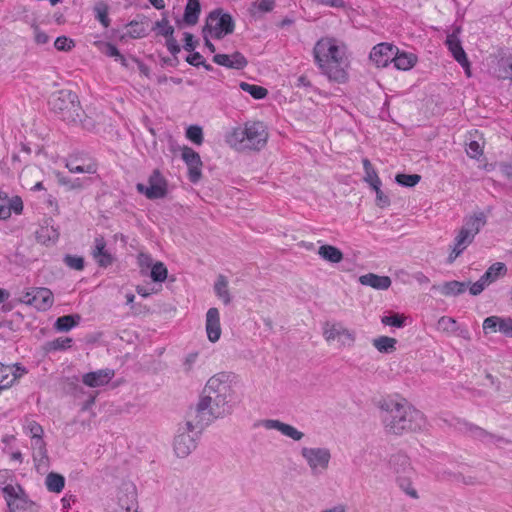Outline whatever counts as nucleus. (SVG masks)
<instances>
[{
	"label": "nucleus",
	"instance_id": "f257e3e1",
	"mask_svg": "<svg viewBox=\"0 0 512 512\" xmlns=\"http://www.w3.org/2000/svg\"><path fill=\"white\" fill-rule=\"evenodd\" d=\"M313 57L320 72L329 80L347 81L350 62L347 46L342 41L331 36L320 38L314 45Z\"/></svg>",
	"mask_w": 512,
	"mask_h": 512
},
{
	"label": "nucleus",
	"instance_id": "f03ea898",
	"mask_svg": "<svg viewBox=\"0 0 512 512\" xmlns=\"http://www.w3.org/2000/svg\"><path fill=\"white\" fill-rule=\"evenodd\" d=\"M381 418L385 431L393 435L422 430L426 419L422 412L410 405L405 399H384L379 402Z\"/></svg>",
	"mask_w": 512,
	"mask_h": 512
},
{
	"label": "nucleus",
	"instance_id": "7ed1b4c3",
	"mask_svg": "<svg viewBox=\"0 0 512 512\" xmlns=\"http://www.w3.org/2000/svg\"><path fill=\"white\" fill-rule=\"evenodd\" d=\"M231 399L232 396L203 395L197 405L187 412V429L203 430L214 419L230 414Z\"/></svg>",
	"mask_w": 512,
	"mask_h": 512
},
{
	"label": "nucleus",
	"instance_id": "20e7f679",
	"mask_svg": "<svg viewBox=\"0 0 512 512\" xmlns=\"http://www.w3.org/2000/svg\"><path fill=\"white\" fill-rule=\"evenodd\" d=\"M267 140L268 132L262 122H247L226 136V142L238 151H259L265 147Z\"/></svg>",
	"mask_w": 512,
	"mask_h": 512
},
{
	"label": "nucleus",
	"instance_id": "39448f33",
	"mask_svg": "<svg viewBox=\"0 0 512 512\" xmlns=\"http://www.w3.org/2000/svg\"><path fill=\"white\" fill-rule=\"evenodd\" d=\"M487 219L483 212L467 216L463 220V224L457 231L451 252L448 256V262H454L465 249L474 241L475 236L486 225Z\"/></svg>",
	"mask_w": 512,
	"mask_h": 512
},
{
	"label": "nucleus",
	"instance_id": "423d86ee",
	"mask_svg": "<svg viewBox=\"0 0 512 512\" xmlns=\"http://www.w3.org/2000/svg\"><path fill=\"white\" fill-rule=\"evenodd\" d=\"M49 107L56 115L67 123L81 122L82 108L77 95L70 90L54 92L49 98Z\"/></svg>",
	"mask_w": 512,
	"mask_h": 512
},
{
	"label": "nucleus",
	"instance_id": "0eeeda50",
	"mask_svg": "<svg viewBox=\"0 0 512 512\" xmlns=\"http://www.w3.org/2000/svg\"><path fill=\"white\" fill-rule=\"evenodd\" d=\"M301 457L305 460L310 473L314 477L323 475L329 468L332 454L327 447H302Z\"/></svg>",
	"mask_w": 512,
	"mask_h": 512
},
{
	"label": "nucleus",
	"instance_id": "6e6552de",
	"mask_svg": "<svg viewBox=\"0 0 512 512\" xmlns=\"http://www.w3.org/2000/svg\"><path fill=\"white\" fill-rule=\"evenodd\" d=\"M234 22L229 14H221L213 11L209 14L206 24L203 28V34L210 35L212 38L220 39L223 36L232 33Z\"/></svg>",
	"mask_w": 512,
	"mask_h": 512
},
{
	"label": "nucleus",
	"instance_id": "1a4fd4ad",
	"mask_svg": "<svg viewBox=\"0 0 512 512\" xmlns=\"http://www.w3.org/2000/svg\"><path fill=\"white\" fill-rule=\"evenodd\" d=\"M136 189L148 199H161L168 193V182L159 169L153 170L148 178V185L138 183Z\"/></svg>",
	"mask_w": 512,
	"mask_h": 512
},
{
	"label": "nucleus",
	"instance_id": "9d476101",
	"mask_svg": "<svg viewBox=\"0 0 512 512\" xmlns=\"http://www.w3.org/2000/svg\"><path fill=\"white\" fill-rule=\"evenodd\" d=\"M490 72L497 79L512 80V49L502 48L493 55Z\"/></svg>",
	"mask_w": 512,
	"mask_h": 512
},
{
	"label": "nucleus",
	"instance_id": "9b49d317",
	"mask_svg": "<svg viewBox=\"0 0 512 512\" xmlns=\"http://www.w3.org/2000/svg\"><path fill=\"white\" fill-rule=\"evenodd\" d=\"M323 337L327 342L337 340L342 347H351L356 340L355 332L342 323L326 322L323 326Z\"/></svg>",
	"mask_w": 512,
	"mask_h": 512
},
{
	"label": "nucleus",
	"instance_id": "f8f14e48",
	"mask_svg": "<svg viewBox=\"0 0 512 512\" xmlns=\"http://www.w3.org/2000/svg\"><path fill=\"white\" fill-rule=\"evenodd\" d=\"M234 375L228 372H220L212 376L206 383L204 395L232 396V383Z\"/></svg>",
	"mask_w": 512,
	"mask_h": 512
},
{
	"label": "nucleus",
	"instance_id": "ddd939ff",
	"mask_svg": "<svg viewBox=\"0 0 512 512\" xmlns=\"http://www.w3.org/2000/svg\"><path fill=\"white\" fill-rule=\"evenodd\" d=\"M202 430L187 429V420L185 424L178 428L177 435L175 436L173 448L175 454L180 458L187 457L195 448L196 441L193 434L200 433Z\"/></svg>",
	"mask_w": 512,
	"mask_h": 512
},
{
	"label": "nucleus",
	"instance_id": "4468645a",
	"mask_svg": "<svg viewBox=\"0 0 512 512\" xmlns=\"http://www.w3.org/2000/svg\"><path fill=\"white\" fill-rule=\"evenodd\" d=\"M26 373L27 369L19 363L13 365L0 363V394L12 387Z\"/></svg>",
	"mask_w": 512,
	"mask_h": 512
},
{
	"label": "nucleus",
	"instance_id": "2eb2a0df",
	"mask_svg": "<svg viewBox=\"0 0 512 512\" xmlns=\"http://www.w3.org/2000/svg\"><path fill=\"white\" fill-rule=\"evenodd\" d=\"M181 157L188 167V177L192 183H197L202 176V161L200 155L188 146L181 149Z\"/></svg>",
	"mask_w": 512,
	"mask_h": 512
},
{
	"label": "nucleus",
	"instance_id": "dca6fc26",
	"mask_svg": "<svg viewBox=\"0 0 512 512\" xmlns=\"http://www.w3.org/2000/svg\"><path fill=\"white\" fill-rule=\"evenodd\" d=\"M445 44L448 47V50L452 54L453 58L464 68L466 75L470 77V62L462 47L461 41L458 38L457 32L448 34L446 37Z\"/></svg>",
	"mask_w": 512,
	"mask_h": 512
},
{
	"label": "nucleus",
	"instance_id": "f3484780",
	"mask_svg": "<svg viewBox=\"0 0 512 512\" xmlns=\"http://www.w3.org/2000/svg\"><path fill=\"white\" fill-rule=\"evenodd\" d=\"M24 302L33 305L38 310H48L54 302L53 293L48 288H36L31 293H26Z\"/></svg>",
	"mask_w": 512,
	"mask_h": 512
},
{
	"label": "nucleus",
	"instance_id": "a211bd4d",
	"mask_svg": "<svg viewBox=\"0 0 512 512\" xmlns=\"http://www.w3.org/2000/svg\"><path fill=\"white\" fill-rule=\"evenodd\" d=\"M396 46L389 43H380L374 46L369 58L377 67H386L394 58Z\"/></svg>",
	"mask_w": 512,
	"mask_h": 512
},
{
	"label": "nucleus",
	"instance_id": "6ab92c4d",
	"mask_svg": "<svg viewBox=\"0 0 512 512\" xmlns=\"http://www.w3.org/2000/svg\"><path fill=\"white\" fill-rule=\"evenodd\" d=\"M260 425L267 429V430H277L282 435L294 440V441H300L304 437V433L299 431L294 426L281 422L277 419H265L260 422Z\"/></svg>",
	"mask_w": 512,
	"mask_h": 512
},
{
	"label": "nucleus",
	"instance_id": "aec40b11",
	"mask_svg": "<svg viewBox=\"0 0 512 512\" xmlns=\"http://www.w3.org/2000/svg\"><path fill=\"white\" fill-rule=\"evenodd\" d=\"M33 460L38 472H45L49 467L46 443L43 436L32 438Z\"/></svg>",
	"mask_w": 512,
	"mask_h": 512
},
{
	"label": "nucleus",
	"instance_id": "412c9836",
	"mask_svg": "<svg viewBox=\"0 0 512 512\" xmlns=\"http://www.w3.org/2000/svg\"><path fill=\"white\" fill-rule=\"evenodd\" d=\"M107 244L103 236H97L94 239L92 256L100 267L106 268L113 264L114 256L107 250Z\"/></svg>",
	"mask_w": 512,
	"mask_h": 512
},
{
	"label": "nucleus",
	"instance_id": "4be33fe9",
	"mask_svg": "<svg viewBox=\"0 0 512 512\" xmlns=\"http://www.w3.org/2000/svg\"><path fill=\"white\" fill-rule=\"evenodd\" d=\"M114 370L106 368L86 373L82 376V382L92 388L107 385L114 377Z\"/></svg>",
	"mask_w": 512,
	"mask_h": 512
},
{
	"label": "nucleus",
	"instance_id": "5701e85b",
	"mask_svg": "<svg viewBox=\"0 0 512 512\" xmlns=\"http://www.w3.org/2000/svg\"><path fill=\"white\" fill-rule=\"evenodd\" d=\"M206 333L209 341L215 343L221 336L220 314L215 307L208 309L206 313Z\"/></svg>",
	"mask_w": 512,
	"mask_h": 512
},
{
	"label": "nucleus",
	"instance_id": "b1692460",
	"mask_svg": "<svg viewBox=\"0 0 512 512\" xmlns=\"http://www.w3.org/2000/svg\"><path fill=\"white\" fill-rule=\"evenodd\" d=\"M213 61L220 66L237 70L243 69L248 64L247 59L240 52H235L231 55L216 54L213 57Z\"/></svg>",
	"mask_w": 512,
	"mask_h": 512
},
{
	"label": "nucleus",
	"instance_id": "393cba45",
	"mask_svg": "<svg viewBox=\"0 0 512 512\" xmlns=\"http://www.w3.org/2000/svg\"><path fill=\"white\" fill-rule=\"evenodd\" d=\"M389 466L393 473L396 474V477L400 475L415 474L409 457L404 454L398 453L392 455L389 460Z\"/></svg>",
	"mask_w": 512,
	"mask_h": 512
},
{
	"label": "nucleus",
	"instance_id": "a878e982",
	"mask_svg": "<svg viewBox=\"0 0 512 512\" xmlns=\"http://www.w3.org/2000/svg\"><path fill=\"white\" fill-rule=\"evenodd\" d=\"M359 282L362 285L370 286L377 290H387L392 283L390 277L380 276L374 273H368L360 276Z\"/></svg>",
	"mask_w": 512,
	"mask_h": 512
},
{
	"label": "nucleus",
	"instance_id": "bb28decb",
	"mask_svg": "<svg viewBox=\"0 0 512 512\" xmlns=\"http://www.w3.org/2000/svg\"><path fill=\"white\" fill-rule=\"evenodd\" d=\"M469 283L460 281H447L441 286H433V289H438L443 296H458L463 294L468 288Z\"/></svg>",
	"mask_w": 512,
	"mask_h": 512
},
{
	"label": "nucleus",
	"instance_id": "cd10ccee",
	"mask_svg": "<svg viewBox=\"0 0 512 512\" xmlns=\"http://www.w3.org/2000/svg\"><path fill=\"white\" fill-rule=\"evenodd\" d=\"M394 66L399 70H409L417 62V57L412 53L399 52L396 48L394 58L392 59Z\"/></svg>",
	"mask_w": 512,
	"mask_h": 512
},
{
	"label": "nucleus",
	"instance_id": "c85d7f7f",
	"mask_svg": "<svg viewBox=\"0 0 512 512\" xmlns=\"http://www.w3.org/2000/svg\"><path fill=\"white\" fill-rule=\"evenodd\" d=\"M201 8L198 0H188L185 7L183 21L187 25H195L198 22Z\"/></svg>",
	"mask_w": 512,
	"mask_h": 512
},
{
	"label": "nucleus",
	"instance_id": "c756f323",
	"mask_svg": "<svg viewBox=\"0 0 512 512\" xmlns=\"http://www.w3.org/2000/svg\"><path fill=\"white\" fill-rule=\"evenodd\" d=\"M318 255L331 263H339L343 260V253L342 251L332 245H322L318 249Z\"/></svg>",
	"mask_w": 512,
	"mask_h": 512
},
{
	"label": "nucleus",
	"instance_id": "7c9ffc66",
	"mask_svg": "<svg viewBox=\"0 0 512 512\" xmlns=\"http://www.w3.org/2000/svg\"><path fill=\"white\" fill-rule=\"evenodd\" d=\"M214 292L216 296L220 300H222L225 305H228L231 302V295L228 288V280L224 275H218L217 280L214 284Z\"/></svg>",
	"mask_w": 512,
	"mask_h": 512
},
{
	"label": "nucleus",
	"instance_id": "2f4dec72",
	"mask_svg": "<svg viewBox=\"0 0 512 512\" xmlns=\"http://www.w3.org/2000/svg\"><path fill=\"white\" fill-rule=\"evenodd\" d=\"M95 45L106 56L115 58V60L119 61L124 67L128 66L126 58L119 52L117 47L112 43L99 41L95 42Z\"/></svg>",
	"mask_w": 512,
	"mask_h": 512
},
{
	"label": "nucleus",
	"instance_id": "473e14b6",
	"mask_svg": "<svg viewBox=\"0 0 512 512\" xmlns=\"http://www.w3.org/2000/svg\"><path fill=\"white\" fill-rule=\"evenodd\" d=\"M38 243L49 245L58 239V233L52 226H41L35 233Z\"/></svg>",
	"mask_w": 512,
	"mask_h": 512
},
{
	"label": "nucleus",
	"instance_id": "72a5a7b5",
	"mask_svg": "<svg viewBox=\"0 0 512 512\" xmlns=\"http://www.w3.org/2000/svg\"><path fill=\"white\" fill-rule=\"evenodd\" d=\"M415 474L400 475L396 477L399 488L410 498L418 499L419 495L417 490L413 486V476Z\"/></svg>",
	"mask_w": 512,
	"mask_h": 512
},
{
	"label": "nucleus",
	"instance_id": "f704fd0d",
	"mask_svg": "<svg viewBox=\"0 0 512 512\" xmlns=\"http://www.w3.org/2000/svg\"><path fill=\"white\" fill-rule=\"evenodd\" d=\"M397 340L388 336H380L373 340V346L380 353H392L396 350Z\"/></svg>",
	"mask_w": 512,
	"mask_h": 512
},
{
	"label": "nucleus",
	"instance_id": "c9c22d12",
	"mask_svg": "<svg viewBox=\"0 0 512 512\" xmlns=\"http://www.w3.org/2000/svg\"><path fill=\"white\" fill-rule=\"evenodd\" d=\"M507 269L504 263L497 262L491 265L487 271L481 276L489 285L496 281L500 276L506 273Z\"/></svg>",
	"mask_w": 512,
	"mask_h": 512
},
{
	"label": "nucleus",
	"instance_id": "e433bc0d",
	"mask_svg": "<svg viewBox=\"0 0 512 512\" xmlns=\"http://www.w3.org/2000/svg\"><path fill=\"white\" fill-rule=\"evenodd\" d=\"M95 18L102 24L104 28L110 26L111 20L109 18V6L103 1H99L93 7Z\"/></svg>",
	"mask_w": 512,
	"mask_h": 512
},
{
	"label": "nucleus",
	"instance_id": "4c0bfd02",
	"mask_svg": "<svg viewBox=\"0 0 512 512\" xmlns=\"http://www.w3.org/2000/svg\"><path fill=\"white\" fill-rule=\"evenodd\" d=\"M365 177L364 181L367 182L372 188H377V186H381V180L378 177L376 170L373 168L369 159L364 158L362 160Z\"/></svg>",
	"mask_w": 512,
	"mask_h": 512
},
{
	"label": "nucleus",
	"instance_id": "58836bf2",
	"mask_svg": "<svg viewBox=\"0 0 512 512\" xmlns=\"http://www.w3.org/2000/svg\"><path fill=\"white\" fill-rule=\"evenodd\" d=\"M45 484L50 492L60 493L65 485V479L57 473H49L46 477Z\"/></svg>",
	"mask_w": 512,
	"mask_h": 512
},
{
	"label": "nucleus",
	"instance_id": "ea45409f",
	"mask_svg": "<svg viewBox=\"0 0 512 512\" xmlns=\"http://www.w3.org/2000/svg\"><path fill=\"white\" fill-rule=\"evenodd\" d=\"M80 321L79 315H65L59 317L55 322V328L58 331L67 332L76 325H78Z\"/></svg>",
	"mask_w": 512,
	"mask_h": 512
},
{
	"label": "nucleus",
	"instance_id": "a19ab883",
	"mask_svg": "<svg viewBox=\"0 0 512 512\" xmlns=\"http://www.w3.org/2000/svg\"><path fill=\"white\" fill-rule=\"evenodd\" d=\"M56 177H57L58 183L63 186H66L69 190L81 189L84 186L88 185L90 182V178H85V179L77 178L75 180H72L69 177H66L61 173H57Z\"/></svg>",
	"mask_w": 512,
	"mask_h": 512
},
{
	"label": "nucleus",
	"instance_id": "79ce46f5",
	"mask_svg": "<svg viewBox=\"0 0 512 512\" xmlns=\"http://www.w3.org/2000/svg\"><path fill=\"white\" fill-rule=\"evenodd\" d=\"M240 88L249 93L255 99H263L267 96L268 91L266 88L254 84H249L247 82H241Z\"/></svg>",
	"mask_w": 512,
	"mask_h": 512
},
{
	"label": "nucleus",
	"instance_id": "37998d69",
	"mask_svg": "<svg viewBox=\"0 0 512 512\" xmlns=\"http://www.w3.org/2000/svg\"><path fill=\"white\" fill-rule=\"evenodd\" d=\"M66 167L71 173L95 174L97 172V164L95 162H89L84 165H76L74 162H67Z\"/></svg>",
	"mask_w": 512,
	"mask_h": 512
},
{
	"label": "nucleus",
	"instance_id": "c03bdc74",
	"mask_svg": "<svg viewBox=\"0 0 512 512\" xmlns=\"http://www.w3.org/2000/svg\"><path fill=\"white\" fill-rule=\"evenodd\" d=\"M437 328L446 333H456L459 329L457 321L448 316H442L437 322Z\"/></svg>",
	"mask_w": 512,
	"mask_h": 512
},
{
	"label": "nucleus",
	"instance_id": "a18cd8bd",
	"mask_svg": "<svg viewBox=\"0 0 512 512\" xmlns=\"http://www.w3.org/2000/svg\"><path fill=\"white\" fill-rule=\"evenodd\" d=\"M167 268L162 262H156L151 267V278L155 282H164L167 278Z\"/></svg>",
	"mask_w": 512,
	"mask_h": 512
},
{
	"label": "nucleus",
	"instance_id": "49530a36",
	"mask_svg": "<svg viewBox=\"0 0 512 512\" xmlns=\"http://www.w3.org/2000/svg\"><path fill=\"white\" fill-rule=\"evenodd\" d=\"M454 479L456 482L462 483L468 486H477L482 485L483 482L476 474H464L457 473L454 475Z\"/></svg>",
	"mask_w": 512,
	"mask_h": 512
},
{
	"label": "nucleus",
	"instance_id": "de8ad7c7",
	"mask_svg": "<svg viewBox=\"0 0 512 512\" xmlns=\"http://www.w3.org/2000/svg\"><path fill=\"white\" fill-rule=\"evenodd\" d=\"M395 180L398 184L405 187H413L421 180L418 174H397Z\"/></svg>",
	"mask_w": 512,
	"mask_h": 512
},
{
	"label": "nucleus",
	"instance_id": "09e8293b",
	"mask_svg": "<svg viewBox=\"0 0 512 512\" xmlns=\"http://www.w3.org/2000/svg\"><path fill=\"white\" fill-rule=\"evenodd\" d=\"M127 34L131 38H134V39L142 38V37H144L146 35V27L141 22L131 21L128 24V32H127Z\"/></svg>",
	"mask_w": 512,
	"mask_h": 512
},
{
	"label": "nucleus",
	"instance_id": "8fccbe9b",
	"mask_svg": "<svg viewBox=\"0 0 512 512\" xmlns=\"http://www.w3.org/2000/svg\"><path fill=\"white\" fill-rule=\"evenodd\" d=\"M153 29L157 30L158 34L164 36L165 38L173 36L174 33V28L169 25V21L165 17L160 21H157Z\"/></svg>",
	"mask_w": 512,
	"mask_h": 512
},
{
	"label": "nucleus",
	"instance_id": "3c124183",
	"mask_svg": "<svg viewBox=\"0 0 512 512\" xmlns=\"http://www.w3.org/2000/svg\"><path fill=\"white\" fill-rule=\"evenodd\" d=\"M186 137L196 145H201L203 142L202 128L197 125L188 127L186 130Z\"/></svg>",
	"mask_w": 512,
	"mask_h": 512
},
{
	"label": "nucleus",
	"instance_id": "603ef678",
	"mask_svg": "<svg viewBox=\"0 0 512 512\" xmlns=\"http://www.w3.org/2000/svg\"><path fill=\"white\" fill-rule=\"evenodd\" d=\"M3 493L9 507L12 506L13 501L19 498V493H23L20 486L7 485L3 488Z\"/></svg>",
	"mask_w": 512,
	"mask_h": 512
},
{
	"label": "nucleus",
	"instance_id": "864d4df0",
	"mask_svg": "<svg viewBox=\"0 0 512 512\" xmlns=\"http://www.w3.org/2000/svg\"><path fill=\"white\" fill-rule=\"evenodd\" d=\"M64 263L71 269L81 271L84 269V259L80 256L66 255Z\"/></svg>",
	"mask_w": 512,
	"mask_h": 512
},
{
	"label": "nucleus",
	"instance_id": "5fc2aeb1",
	"mask_svg": "<svg viewBox=\"0 0 512 512\" xmlns=\"http://www.w3.org/2000/svg\"><path fill=\"white\" fill-rule=\"evenodd\" d=\"M499 326H500V318L497 316L487 317L483 321V330L486 334L489 332H496L497 330L499 331Z\"/></svg>",
	"mask_w": 512,
	"mask_h": 512
},
{
	"label": "nucleus",
	"instance_id": "6e6d98bb",
	"mask_svg": "<svg viewBox=\"0 0 512 512\" xmlns=\"http://www.w3.org/2000/svg\"><path fill=\"white\" fill-rule=\"evenodd\" d=\"M405 317L399 314L387 315L382 318V323L385 325L400 328L404 325Z\"/></svg>",
	"mask_w": 512,
	"mask_h": 512
},
{
	"label": "nucleus",
	"instance_id": "4d7b16f0",
	"mask_svg": "<svg viewBox=\"0 0 512 512\" xmlns=\"http://www.w3.org/2000/svg\"><path fill=\"white\" fill-rule=\"evenodd\" d=\"M54 46L59 51H69L74 47V42L72 39L60 36L55 40Z\"/></svg>",
	"mask_w": 512,
	"mask_h": 512
},
{
	"label": "nucleus",
	"instance_id": "13d9d810",
	"mask_svg": "<svg viewBox=\"0 0 512 512\" xmlns=\"http://www.w3.org/2000/svg\"><path fill=\"white\" fill-rule=\"evenodd\" d=\"M25 429L31 434L32 438L41 437L44 434L42 426L33 420L27 421Z\"/></svg>",
	"mask_w": 512,
	"mask_h": 512
},
{
	"label": "nucleus",
	"instance_id": "bf43d9fd",
	"mask_svg": "<svg viewBox=\"0 0 512 512\" xmlns=\"http://www.w3.org/2000/svg\"><path fill=\"white\" fill-rule=\"evenodd\" d=\"M72 339L68 337H59L49 343L50 348L53 350H62L71 346Z\"/></svg>",
	"mask_w": 512,
	"mask_h": 512
},
{
	"label": "nucleus",
	"instance_id": "052dcab7",
	"mask_svg": "<svg viewBox=\"0 0 512 512\" xmlns=\"http://www.w3.org/2000/svg\"><path fill=\"white\" fill-rule=\"evenodd\" d=\"M486 286H488V284L482 277H480V279L478 281H476L475 283H473L471 285L469 284L468 287H469L470 294L473 296H477L483 292V290L485 289Z\"/></svg>",
	"mask_w": 512,
	"mask_h": 512
},
{
	"label": "nucleus",
	"instance_id": "680f3d73",
	"mask_svg": "<svg viewBox=\"0 0 512 512\" xmlns=\"http://www.w3.org/2000/svg\"><path fill=\"white\" fill-rule=\"evenodd\" d=\"M8 208L10 213L13 211L16 214H20L23 210L22 199L18 196L12 199L8 198Z\"/></svg>",
	"mask_w": 512,
	"mask_h": 512
},
{
	"label": "nucleus",
	"instance_id": "e2e57ef3",
	"mask_svg": "<svg viewBox=\"0 0 512 512\" xmlns=\"http://www.w3.org/2000/svg\"><path fill=\"white\" fill-rule=\"evenodd\" d=\"M467 154L471 158H478L482 155L483 150L477 141H471L467 147Z\"/></svg>",
	"mask_w": 512,
	"mask_h": 512
},
{
	"label": "nucleus",
	"instance_id": "0e129e2a",
	"mask_svg": "<svg viewBox=\"0 0 512 512\" xmlns=\"http://www.w3.org/2000/svg\"><path fill=\"white\" fill-rule=\"evenodd\" d=\"M34 40L37 44L43 45L48 43L49 36L42 31L38 26L34 27Z\"/></svg>",
	"mask_w": 512,
	"mask_h": 512
},
{
	"label": "nucleus",
	"instance_id": "69168bd1",
	"mask_svg": "<svg viewBox=\"0 0 512 512\" xmlns=\"http://www.w3.org/2000/svg\"><path fill=\"white\" fill-rule=\"evenodd\" d=\"M166 46H167L168 51L174 56L177 55L181 50V48H180L177 40L174 38V36L166 38Z\"/></svg>",
	"mask_w": 512,
	"mask_h": 512
},
{
	"label": "nucleus",
	"instance_id": "338daca9",
	"mask_svg": "<svg viewBox=\"0 0 512 512\" xmlns=\"http://www.w3.org/2000/svg\"><path fill=\"white\" fill-rule=\"evenodd\" d=\"M499 331L512 337V319H501L500 318V326Z\"/></svg>",
	"mask_w": 512,
	"mask_h": 512
},
{
	"label": "nucleus",
	"instance_id": "774afa93",
	"mask_svg": "<svg viewBox=\"0 0 512 512\" xmlns=\"http://www.w3.org/2000/svg\"><path fill=\"white\" fill-rule=\"evenodd\" d=\"M197 45V41L194 40V36L191 33H184V49L186 51H193Z\"/></svg>",
	"mask_w": 512,
	"mask_h": 512
}]
</instances>
